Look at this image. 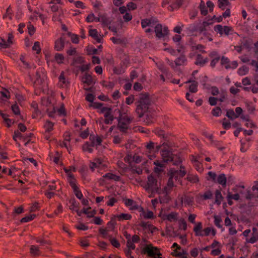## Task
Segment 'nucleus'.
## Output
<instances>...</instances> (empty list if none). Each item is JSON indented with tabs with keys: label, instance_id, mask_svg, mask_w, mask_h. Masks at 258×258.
<instances>
[{
	"label": "nucleus",
	"instance_id": "nucleus-2",
	"mask_svg": "<svg viewBox=\"0 0 258 258\" xmlns=\"http://www.w3.org/2000/svg\"><path fill=\"white\" fill-rule=\"evenodd\" d=\"M141 254H147L149 257L153 258H163L161 256L162 253L160 251V249L154 246L152 244H145L141 249Z\"/></svg>",
	"mask_w": 258,
	"mask_h": 258
},
{
	"label": "nucleus",
	"instance_id": "nucleus-38",
	"mask_svg": "<svg viewBox=\"0 0 258 258\" xmlns=\"http://www.w3.org/2000/svg\"><path fill=\"white\" fill-rule=\"evenodd\" d=\"M36 80L34 82V85L36 86L40 85L43 83V80L41 78V75L39 72H36Z\"/></svg>",
	"mask_w": 258,
	"mask_h": 258
},
{
	"label": "nucleus",
	"instance_id": "nucleus-10",
	"mask_svg": "<svg viewBox=\"0 0 258 258\" xmlns=\"http://www.w3.org/2000/svg\"><path fill=\"white\" fill-rule=\"evenodd\" d=\"M70 186L73 189L74 193L76 197L78 199L81 200L83 196L81 190L79 189V187L77 185V183L76 184L75 183H73V182H70Z\"/></svg>",
	"mask_w": 258,
	"mask_h": 258
},
{
	"label": "nucleus",
	"instance_id": "nucleus-24",
	"mask_svg": "<svg viewBox=\"0 0 258 258\" xmlns=\"http://www.w3.org/2000/svg\"><path fill=\"white\" fill-rule=\"evenodd\" d=\"M186 61V58L184 54H181L179 57H177L174 61L176 66L183 65Z\"/></svg>",
	"mask_w": 258,
	"mask_h": 258
},
{
	"label": "nucleus",
	"instance_id": "nucleus-49",
	"mask_svg": "<svg viewBox=\"0 0 258 258\" xmlns=\"http://www.w3.org/2000/svg\"><path fill=\"white\" fill-rule=\"evenodd\" d=\"M33 50H36L37 54H39L41 52V49L40 47V44L39 41H36L34 43V45L32 47Z\"/></svg>",
	"mask_w": 258,
	"mask_h": 258
},
{
	"label": "nucleus",
	"instance_id": "nucleus-56",
	"mask_svg": "<svg viewBox=\"0 0 258 258\" xmlns=\"http://www.w3.org/2000/svg\"><path fill=\"white\" fill-rule=\"evenodd\" d=\"M101 22L103 26H108L111 24L109 19L104 16L101 17Z\"/></svg>",
	"mask_w": 258,
	"mask_h": 258
},
{
	"label": "nucleus",
	"instance_id": "nucleus-54",
	"mask_svg": "<svg viewBox=\"0 0 258 258\" xmlns=\"http://www.w3.org/2000/svg\"><path fill=\"white\" fill-rule=\"evenodd\" d=\"M239 194L235 193L234 194H231L230 192H228L227 198V199H231L232 200H234L235 201H238L239 199Z\"/></svg>",
	"mask_w": 258,
	"mask_h": 258
},
{
	"label": "nucleus",
	"instance_id": "nucleus-19",
	"mask_svg": "<svg viewBox=\"0 0 258 258\" xmlns=\"http://www.w3.org/2000/svg\"><path fill=\"white\" fill-rule=\"evenodd\" d=\"M0 116L3 118L5 122L7 123V126L8 127H10L12 125V124L14 123V122H12V120L8 118L9 115L7 114L4 113L1 110Z\"/></svg>",
	"mask_w": 258,
	"mask_h": 258
},
{
	"label": "nucleus",
	"instance_id": "nucleus-53",
	"mask_svg": "<svg viewBox=\"0 0 258 258\" xmlns=\"http://www.w3.org/2000/svg\"><path fill=\"white\" fill-rule=\"evenodd\" d=\"M131 170L133 174L137 173L138 174L140 175L143 173L142 169H141L140 167H137V166L132 167Z\"/></svg>",
	"mask_w": 258,
	"mask_h": 258
},
{
	"label": "nucleus",
	"instance_id": "nucleus-27",
	"mask_svg": "<svg viewBox=\"0 0 258 258\" xmlns=\"http://www.w3.org/2000/svg\"><path fill=\"white\" fill-rule=\"evenodd\" d=\"M232 190L236 193H239V196L245 194V187L244 185H236L232 188Z\"/></svg>",
	"mask_w": 258,
	"mask_h": 258
},
{
	"label": "nucleus",
	"instance_id": "nucleus-30",
	"mask_svg": "<svg viewBox=\"0 0 258 258\" xmlns=\"http://www.w3.org/2000/svg\"><path fill=\"white\" fill-rule=\"evenodd\" d=\"M69 203L71 204V206L70 207V209L71 210H74V208H76L77 209H79L80 204L78 202H77L75 198L73 197V198H71L70 201Z\"/></svg>",
	"mask_w": 258,
	"mask_h": 258
},
{
	"label": "nucleus",
	"instance_id": "nucleus-28",
	"mask_svg": "<svg viewBox=\"0 0 258 258\" xmlns=\"http://www.w3.org/2000/svg\"><path fill=\"white\" fill-rule=\"evenodd\" d=\"M30 253L34 256H38L40 254L41 252L38 246L31 245L30 248Z\"/></svg>",
	"mask_w": 258,
	"mask_h": 258
},
{
	"label": "nucleus",
	"instance_id": "nucleus-5",
	"mask_svg": "<svg viewBox=\"0 0 258 258\" xmlns=\"http://www.w3.org/2000/svg\"><path fill=\"white\" fill-rule=\"evenodd\" d=\"M66 34L62 33L60 38L54 42V49L57 51H62L64 48V44L66 41Z\"/></svg>",
	"mask_w": 258,
	"mask_h": 258
},
{
	"label": "nucleus",
	"instance_id": "nucleus-29",
	"mask_svg": "<svg viewBox=\"0 0 258 258\" xmlns=\"http://www.w3.org/2000/svg\"><path fill=\"white\" fill-rule=\"evenodd\" d=\"M223 143L222 141L217 140H215L214 141H213V143L211 144V145L217 148L220 151H222L226 148L225 147L223 146Z\"/></svg>",
	"mask_w": 258,
	"mask_h": 258
},
{
	"label": "nucleus",
	"instance_id": "nucleus-57",
	"mask_svg": "<svg viewBox=\"0 0 258 258\" xmlns=\"http://www.w3.org/2000/svg\"><path fill=\"white\" fill-rule=\"evenodd\" d=\"M226 115L228 118L231 119L236 118V117H235V113H234L233 110L232 109H228L227 111Z\"/></svg>",
	"mask_w": 258,
	"mask_h": 258
},
{
	"label": "nucleus",
	"instance_id": "nucleus-12",
	"mask_svg": "<svg viewBox=\"0 0 258 258\" xmlns=\"http://www.w3.org/2000/svg\"><path fill=\"white\" fill-rule=\"evenodd\" d=\"M178 213L175 212H172L170 214L164 215L163 219L164 220H167L170 222H176L177 221Z\"/></svg>",
	"mask_w": 258,
	"mask_h": 258
},
{
	"label": "nucleus",
	"instance_id": "nucleus-42",
	"mask_svg": "<svg viewBox=\"0 0 258 258\" xmlns=\"http://www.w3.org/2000/svg\"><path fill=\"white\" fill-rule=\"evenodd\" d=\"M174 176V173L170 170L169 171V178L167 182V186L170 188H172L174 186L173 177Z\"/></svg>",
	"mask_w": 258,
	"mask_h": 258
},
{
	"label": "nucleus",
	"instance_id": "nucleus-50",
	"mask_svg": "<svg viewBox=\"0 0 258 258\" xmlns=\"http://www.w3.org/2000/svg\"><path fill=\"white\" fill-rule=\"evenodd\" d=\"M27 28L29 34L30 36L33 35L35 33L36 29L31 22H29V24L28 25Z\"/></svg>",
	"mask_w": 258,
	"mask_h": 258
},
{
	"label": "nucleus",
	"instance_id": "nucleus-62",
	"mask_svg": "<svg viewBox=\"0 0 258 258\" xmlns=\"http://www.w3.org/2000/svg\"><path fill=\"white\" fill-rule=\"evenodd\" d=\"M67 53L68 55L73 56L76 54L77 50L76 48L71 46L70 48L67 50Z\"/></svg>",
	"mask_w": 258,
	"mask_h": 258
},
{
	"label": "nucleus",
	"instance_id": "nucleus-40",
	"mask_svg": "<svg viewBox=\"0 0 258 258\" xmlns=\"http://www.w3.org/2000/svg\"><path fill=\"white\" fill-rule=\"evenodd\" d=\"M249 71L248 68L245 66L239 68L238 70L237 73L240 76H243L248 73Z\"/></svg>",
	"mask_w": 258,
	"mask_h": 258
},
{
	"label": "nucleus",
	"instance_id": "nucleus-58",
	"mask_svg": "<svg viewBox=\"0 0 258 258\" xmlns=\"http://www.w3.org/2000/svg\"><path fill=\"white\" fill-rule=\"evenodd\" d=\"M10 92L7 89H5L4 91L0 92V98H6L7 99H9L10 98Z\"/></svg>",
	"mask_w": 258,
	"mask_h": 258
},
{
	"label": "nucleus",
	"instance_id": "nucleus-61",
	"mask_svg": "<svg viewBox=\"0 0 258 258\" xmlns=\"http://www.w3.org/2000/svg\"><path fill=\"white\" fill-rule=\"evenodd\" d=\"M11 109L13 112V113L16 115H19L20 114V108L17 105V104H13L12 107Z\"/></svg>",
	"mask_w": 258,
	"mask_h": 258
},
{
	"label": "nucleus",
	"instance_id": "nucleus-18",
	"mask_svg": "<svg viewBox=\"0 0 258 258\" xmlns=\"http://www.w3.org/2000/svg\"><path fill=\"white\" fill-rule=\"evenodd\" d=\"M217 3L218 8L222 11L226 9V6L230 8L231 6V4L228 0H218Z\"/></svg>",
	"mask_w": 258,
	"mask_h": 258
},
{
	"label": "nucleus",
	"instance_id": "nucleus-14",
	"mask_svg": "<svg viewBox=\"0 0 258 258\" xmlns=\"http://www.w3.org/2000/svg\"><path fill=\"white\" fill-rule=\"evenodd\" d=\"M203 226L202 222H198L197 225L194 228V231L195 233V236H203L204 234L202 233Z\"/></svg>",
	"mask_w": 258,
	"mask_h": 258
},
{
	"label": "nucleus",
	"instance_id": "nucleus-31",
	"mask_svg": "<svg viewBox=\"0 0 258 258\" xmlns=\"http://www.w3.org/2000/svg\"><path fill=\"white\" fill-rule=\"evenodd\" d=\"M201 14L203 16H206L208 14V10L205 6V3L203 0H201L200 6L199 7Z\"/></svg>",
	"mask_w": 258,
	"mask_h": 258
},
{
	"label": "nucleus",
	"instance_id": "nucleus-4",
	"mask_svg": "<svg viewBox=\"0 0 258 258\" xmlns=\"http://www.w3.org/2000/svg\"><path fill=\"white\" fill-rule=\"evenodd\" d=\"M144 188L149 193L152 194L154 192V188H157V180L152 174L148 176V181Z\"/></svg>",
	"mask_w": 258,
	"mask_h": 258
},
{
	"label": "nucleus",
	"instance_id": "nucleus-55",
	"mask_svg": "<svg viewBox=\"0 0 258 258\" xmlns=\"http://www.w3.org/2000/svg\"><path fill=\"white\" fill-rule=\"evenodd\" d=\"M212 196H213V194H212L211 191L210 190H208L206 191V192H205L204 195L203 196H202L201 197L203 198V200H207L208 199H212Z\"/></svg>",
	"mask_w": 258,
	"mask_h": 258
},
{
	"label": "nucleus",
	"instance_id": "nucleus-25",
	"mask_svg": "<svg viewBox=\"0 0 258 258\" xmlns=\"http://www.w3.org/2000/svg\"><path fill=\"white\" fill-rule=\"evenodd\" d=\"M167 188H164V190H166ZM160 202L161 204H167L171 200V198L167 193V191H166V194L163 197H161L159 198Z\"/></svg>",
	"mask_w": 258,
	"mask_h": 258
},
{
	"label": "nucleus",
	"instance_id": "nucleus-26",
	"mask_svg": "<svg viewBox=\"0 0 258 258\" xmlns=\"http://www.w3.org/2000/svg\"><path fill=\"white\" fill-rule=\"evenodd\" d=\"M54 123L49 120H47L44 127L45 128V133H49L53 130Z\"/></svg>",
	"mask_w": 258,
	"mask_h": 258
},
{
	"label": "nucleus",
	"instance_id": "nucleus-45",
	"mask_svg": "<svg viewBox=\"0 0 258 258\" xmlns=\"http://www.w3.org/2000/svg\"><path fill=\"white\" fill-rule=\"evenodd\" d=\"M82 150L84 152H88L91 153L93 151V149L89 146V143L86 142L82 146Z\"/></svg>",
	"mask_w": 258,
	"mask_h": 258
},
{
	"label": "nucleus",
	"instance_id": "nucleus-11",
	"mask_svg": "<svg viewBox=\"0 0 258 258\" xmlns=\"http://www.w3.org/2000/svg\"><path fill=\"white\" fill-rule=\"evenodd\" d=\"M185 83H191L189 86V92L195 93L198 91V83L194 80L190 79Z\"/></svg>",
	"mask_w": 258,
	"mask_h": 258
},
{
	"label": "nucleus",
	"instance_id": "nucleus-7",
	"mask_svg": "<svg viewBox=\"0 0 258 258\" xmlns=\"http://www.w3.org/2000/svg\"><path fill=\"white\" fill-rule=\"evenodd\" d=\"M118 121V123L117 125V127L118 130L122 133H126L127 132V130L128 128V125L129 123H127L124 121H122L121 117L118 116L115 117Z\"/></svg>",
	"mask_w": 258,
	"mask_h": 258
},
{
	"label": "nucleus",
	"instance_id": "nucleus-6",
	"mask_svg": "<svg viewBox=\"0 0 258 258\" xmlns=\"http://www.w3.org/2000/svg\"><path fill=\"white\" fill-rule=\"evenodd\" d=\"M214 30L217 33H218L220 35L224 34L225 35L228 36L229 35L230 32L233 31V28L231 26H224L221 25H217L214 26Z\"/></svg>",
	"mask_w": 258,
	"mask_h": 258
},
{
	"label": "nucleus",
	"instance_id": "nucleus-23",
	"mask_svg": "<svg viewBox=\"0 0 258 258\" xmlns=\"http://www.w3.org/2000/svg\"><path fill=\"white\" fill-rule=\"evenodd\" d=\"M142 209V213L140 214L141 217H143L146 219H151L154 218V213L151 211H148L147 213H146L143 208Z\"/></svg>",
	"mask_w": 258,
	"mask_h": 258
},
{
	"label": "nucleus",
	"instance_id": "nucleus-22",
	"mask_svg": "<svg viewBox=\"0 0 258 258\" xmlns=\"http://www.w3.org/2000/svg\"><path fill=\"white\" fill-rule=\"evenodd\" d=\"M103 177L108 179H112L114 181H119L120 179L119 176L110 172L106 173L103 176Z\"/></svg>",
	"mask_w": 258,
	"mask_h": 258
},
{
	"label": "nucleus",
	"instance_id": "nucleus-32",
	"mask_svg": "<svg viewBox=\"0 0 258 258\" xmlns=\"http://www.w3.org/2000/svg\"><path fill=\"white\" fill-rule=\"evenodd\" d=\"M186 179L193 183H196L199 182V178L197 175H192L191 174H188Z\"/></svg>",
	"mask_w": 258,
	"mask_h": 258
},
{
	"label": "nucleus",
	"instance_id": "nucleus-9",
	"mask_svg": "<svg viewBox=\"0 0 258 258\" xmlns=\"http://www.w3.org/2000/svg\"><path fill=\"white\" fill-rule=\"evenodd\" d=\"M88 33L89 36L92 37L98 43H103L102 37L98 36V32L96 29H90Z\"/></svg>",
	"mask_w": 258,
	"mask_h": 258
},
{
	"label": "nucleus",
	"instance_id": "nucleus-46",
	"mask_svg": "<svg viewBox=\"0 0 258 258\" xmlns=\"http://www.w3.org/2000/svg\"><path fill=\"white\" fill-rule=\"evenodd\" d=\"M212 114L216 117L220 116L222 113V110L220 107H216L211 111Z\"/></svg>",
	"mask_w": 258,
	"mask_h": 258
},
{
	"label": "nucleus",
	"instance_id": "nucleus-44",
	"mask_svg": "<svg viewBox=\"0 0 258 258\" xmlns=\"http://www.w3.org/2000/svg\"><path fill=\"white\" fill-rule=\"evenodd\" d=\"M108 237L109 238V240L110 242L112 245L116 248H119L120 246L119 242L115 238H112L111 235H109Z\"/></svg>",
	"mask_w": 258,
	"mask_h": 258
},
{
	"label": "nucleus",
	"instance_id": "nucleus-36",
	"mask_svg": "<svg viewBox=\"0 0 258 258\" xmlns=\"http://www.w3.org/2000/svg\"><path fill=\"white\" fill-rule=\"evenodd\" d=\"M67 35L69 37H71V41L73 43L78 44L79 43V39L78 35H77L75 34H73V33H71V32H68L67 33Z\"/></svg>",
	"mask_w": 258,
	"mask_h": 258
},
{
	"label": "nucleus",
	"instance_id": "nucleus-34",
	"mask_svg": "<svg viewBox=\"0 0 258 258\" xmlns=\"http://www.w3.org/2000/svg\"><path fill=\"white\" fill-rule=\"evenodd\" d=\"M134 203V201L132 199H126L124 200V204L126 206H132V207L131 208L132 210H136L138 209V206L137 205L133 206V204Z\"/></svg>",
	"mask_w": 258,
	"mask_h": 258
},
{
	"label": "nucleus",
	"instance_id": "nucleus-3",
	"mask_svg": "<svg viewBox=\"0 0 258 258\" xmlns=\"http://www.w3.org/2000/svg\"><path fill=\"white\" fill-rule=\"evenodd\" d=\"M154 32L156 34V37L158 39H161L165 37L169 34V29L167 26L163 27L162 25L158 23L154 28Z\"/></svg>",
	"mask_w": 258,
	"mask_h": 258
},
{
	"label": "nucleus",
	"instance_id": "nucleus-20",
	"mask_svg": "<svg viewBox=\"0 0 258 258\" xmlns=\"http://www.w3.org/2000/svg\"><path fill=\"white\" fill-rule=\"evenodd\" d=\"M117 220L119 221L123 220H130L132 217L130 214L121 213L119 215H115Z\"/></svg>",
	"mask_w": 258,
	"mask_h": 258
},
{
	"label": "nucleus",
	"instance_id": "nucleus-41",
	"mask_svg": "<svg viewBox=\"0 0 258 258\" xmlns=\"http://www.w3.org/2000/svg\"><path fill=\"white\" fill-rule=\"evenodd\" d=\"M214 224L216 227H217L219 228H222V225H221V223L222 222V219L220 216L217 215H214Z\"/></svg>",
	"mask_w": 258,
	"mask_h": 258
},
{
	"label": "nucleus",
	"instance_id": "nucleus-13",
	"mask_svg": "<svg viewBox=\"0 0 258 258\" xmlns=\"http://www.w3.org/2000/svg\"><path fill=\"white\" fill-rule=\"evenodd\" d=\"M213 22H209L208 21H203L202 24H199V32L200 34L203 33L204 35H206V32L207 31V27L210 25H212Z\"/></svg>",
	"mask_w": 258,
	"mask_h": 258
},
{
	"label": "nucleus",
	"instance_id": "nucleus-60",
	"mask_svg": "<svg viewBox=\"0 0 258 258\" xmlns=\"http://www.w3.org/2000/svg\"><path fill=\"white\" fill-rule=\"evenodd\" d=\"M199 24H192L189 26V29L192 33L199 32Z\"/></svg>",
	"mask_w": 258,
	"mask_h": 258
},
{
	"label": "nucleus",
	"instance_id": "nucleus-47",
	"mask_svg": "<svg viewBox=\"0 0 258 258\" xmlns=\"http://www.w3.org/2000/svg\"><path fill=\"white\" fill-rule=\"evenodd\" d=\"M43 53L45 55V59L48 64H49L50 61H53V60L51 59V54L49 51L43 50Z\"/></svg>",
	"mask_w": 258,
	"mask_h": 258
},
{
	"label": "nucleus",
	"instance_id": "nucleus-35",
	"mask_svg": "<svg viewBox=\"0 0 258 258\" xmlns=\"http://www.w3.org/2000/svg\"><path fill=\"white\" fill-rule=\"evenodd\" d=\"M64 60V57L61 53H56L54 55V60L58 64H61L63 63Z\"/></svg>",
	"mask_w": 258,
	"mask_h": 258
},
{
	"label": "nucleus",
	"instance_id": "nucleus-1",
	"mask_svg": "<svg viewBox=\"0 0 258 258\" xmlns=\"http://www.w3.org/2000/svg\"><path fill=\"white\" fill-rule=\"evenodd\" d=\"M136 112L139 118H142L149 111L152 105V100L149 93H141L135 102Z\"/></svg>",
	"mask_w": 258,
	"mask_h": 258
},
{
	"label": "nucleus",
	"instance_id": "nucleus-59",
	"mask_svg": "<svg viewBox=\"0 0 258 258\" xmlns=\"http://www.w3.org/2000/svg\"><path fill=\"white\" fill-rule=\"evenodd\" d=\"M146 147L150 152L155 151V143L152 141H150L147 143Z\"/></svg>",
	"mask_w": 258,
	"mask_h": 258
},
{
	"label": "nucleus",
	"instance_id": "nucleus-16",
	"mask_svg": "<svg viewBox=\"0 0 258 258\" xmlns=\"http://www.w3.org/2000/svg\"><path fill=\"white\" fill-rule=\"evenodd\" d=\"M227 178L226 175L224 173L219 174L217 177L216 182L221 184L223 187H225L226 185Z\"/></svg>",
	"mask_w": 258,
	"mask_h": 258
},
{
	"label": "nucleus",
	"instance_id": "nucleus-48",
	"mask_svg": "<svg viewBox=\"0 0 258 258\" xmlns=\"http://www.w3.org/2000/svg\"><path fill=\"white\" fill-rule=\"evenodd\" d=\"M58 80L60 83H62L65 86H67V84H69V82L67 81L66 79L64 73L63 71L61 72L60 75L59 76Z\"/></svg>",
	"mask_w": 258,
	"mask_h": 258
},
{
	"label": "nucleus",
	"instance_id": "nucleus-33",
	"mask_svg": "<svg viewBox=\"0 0 258 258\" xmlns=\"http://www.w3.org/2000/svg\"><path fill=\"white\" fill-rule=\"evenodd\" d=\"M223 198L220 190H216L215 192V203L220 205Z\"/></svg>",
	"mask_w": 258,
	"mask_h": 258
},
{
	"label": "nucleus",
	"instance_id": "nucleus-51",
	"mask_svg": "<svg viewBox=\"0 0 258 258\" xmlns=\"http://www.w3.org/2000/svg\"><path fill=\"white\" fill-rule=\"evenodd\" d=\"M151 26V20L149 19H144L141 20V26L144 29L147 26Z\"/></svg>",
	"mask_w": 258,
	"mask_h": 258
},
{
	"label": "nucleus",
	"instance_id": "nucleus-15",
	"mask_svg": "<svg viewBox=\"0 0 258 258\" xmlns=\"http://www.w3.org/2000/svg\"><path fill=\"white\" fill-rule=\"evenodd\" d=\"M82 82L88 86L95 83V82H93L92 76L87 73H86L84 76L82 78Z\"/></svg>",
	"mask_w": 258,
	"mask_h": 258
},
{
	"label": "nucleus",
	"instance_id": "nucleus-39",
	"mask_svg": "<svg viewBox=\"0 0 258 258\" xmlns=\"http://www.w3.org/2000/svg\"><path fill=\"white\" fill-rule=\"evenodd\" d=\"M204 60V57L201 54H198L196 56V61L195 64L197 66H200V67H203V60Z\"/></svg>",
	"mask_w": 258,
	"mask_h": 258
},
{
	"label": "nucleus",
	"instance_id": "nucleus-37",
	"mask_svg": "<svg viewBox=\"0 0 258 258\" xmlns=\"http://www.w3.org/2000/svg\"><path fill=\"white\" fill-rule=\"evenodd\" d=\"M36 214H31L29 216H25V217L22 218L21 219L20 222L21 223L28 222H30L31 221H32L33 220H34L36 218Z\"/></svg>",
	"mask_w": 258,
	"mask_h": 258
},
{
	"label": "nucleus",
	"instance_id": "nucleus-21",
	"mask_svg": "<svg viewBox=\"0 0 258 258\" xmlns=\"http://www.w3.org/2000/svg\"><path fill=\"white\" fill-rule=\"evenodd\" d=\"M181 169L180 170H175L174 168H171L170 170L173 172V173H178L180 177H183L186 174V171L184 170V166L181 165Z\"/></svg>",
	"mask_w": 258,
	"mask_h": 258
},
{
	"label": "nucleus",
	"instance_id": "nucleus-63",
	"mask_svg": "<svg viewBox=\"0 0 258 258\" xmlns=\"http://www.w3.org/2000/svg\"><path fill=\"white\" fill-rule=\"evenodd\" d=\"M257 240H258V236L254 235H252V236L249 238H246V241L247 243H252V244L256 242Z\"/></svg>",
	"mask_w": 258,
	"mask_h": 258
},
{
	"label": "nucleus",
	"instance_id": "nucleus-64",
	"mask_svg": "<svg viewBox=\"0 0 258 258\" xmlns=\"http://www.w3.org/2000/svg\"><path fill=\"white\" fill-rule=\"evenodd\" d=\"M252 190L255 195V197L258 198V181L254 182V184L252 187Z\"/></svg>",
	"mask_w": 258,
	"mask_h": 258
},
{
	"label": "nucleus",
	"instance_id": "nucleus-52",
	"mask_svg": "<svg viewBox=\"0 0 258 258\" xmlns=\"http://www.w3.org/2000/svg\"><path fill=\"white\" fill-rule=\"evenodd\" d=\"M252 40L250 39H246L244 38L242 41V45L246 48H250Z\"/></svg>",
	"mask_w": 258,
	"mask_h": 258
},
{
	"label": "nucleus",
	"instance_id": "nucleus-17",
	"mask_svg": "<svg viewBox=\"0 0 258 258\" xmlns=\"http://www.w3.org/2000/svg\"><path fill=\"white\" fill-rule=\"evenodd\" d=\"M116 217L115 215H113L110 218V221L107 223V228L111 231H113L115 229V225H116Z\"/></svg>",
	"mask_w": 258,
	"mask_h": 258
},
{
	"label": "nucleus",
	"instance_id": "nucleus-8",
	"mask_svg": "<svg viewBox=\"0 0 258 258\" xmlns=\"http://www.w3.org/2000/svg\"><path fill=\"white\" fill-rule=\"evenodd\" d=\"M163 160L164 162H168L173 161L175 156L172 152L167 150H164L161 154Z\"/></svg>",
	"mask_w": 258,
	"mask_h": 258
},
{
	"label": "nucleus",
	"instance_id": "nucleus-43",
	"mask_svg": "<svg viewBox=\"0 0 258 258\" xmlns=\"http://www.w3.org/2000/svg\"><path fill=\"white\" fill-rule=\"evenodd\" d=\"M153 132L159 137H162L164 139L166 138L165 132L163 130H161L159 128H156Z\"/></svg>",
	"mask_w": 258,
	"mask_h": 258
}]
</instances>
